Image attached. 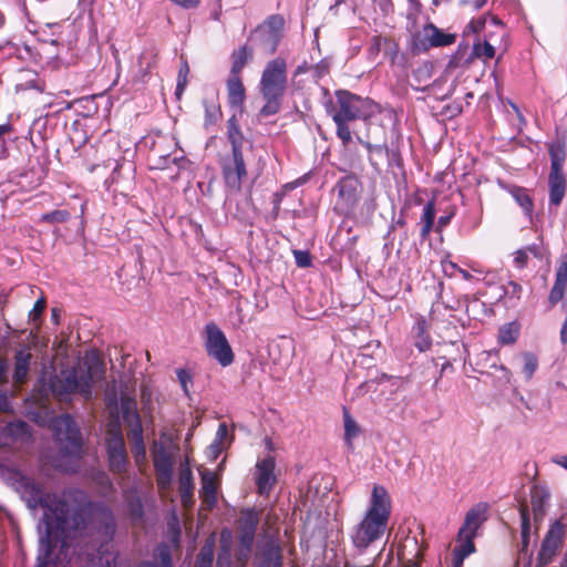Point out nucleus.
Wrapping results in <instances>:
<instances>
[{
	"instance_id": "nucleus-1",
	"label": "nucleus",
	"mask_w": 567,
	"mask_h": 567,
	"mask_svg": "<svg viewBox=\"0 0 567 567\" xmlns=\"http://www.w3.org/2000/svg\"><path fill=\"white\" fill-rule=\"evenodd\" d=\"M20 486L29 507H42L37 567H65L73 543L83 536L94 513L105 535L115 532L113 512L106 505H94L89 495L79 488L48 493L32 478L22 476Z\"/></svg>"
},
{
	"instance_id": "nucleus-2",
	"label": "nucleus",
	"mask_w": 567,
	"mask_h": 567,
	"mask_svg": "<svg viewBox=\"0 0 567 567\" xmlns=\"http://www.w3.org/2000/svg\"><path fill=\"white\" fill-rule=\"evenodd\" d=\"M334 96V102L329 101L326 104V111L337 126V136L347 146L352 140L349 123L357 120L367 122L379 111V106L369 97H362L347 90H337Z\"/></svg>"
},
{
	"instance_id": "nucleus-3",
	"label": "nucleus",
	"mask_w": 567,
	"mask_h": 567,
	"mask_svg": "<svg viewBox=\"0 0 567 567\" xmlns=\"http://www.w3.org/2000/svg\"><path fill=\"white\" fill-rule=\"evenodd\" d=\"M391 515V497L381 485H374L370 506L362 520L353 528L351 539L359 550L367 549L372 543L379 540L386 527Z\"/></svg>"
},
{
	"instance_id": "nucleus-4",
	"label": "nucleus",
	"mask_w": 567,
	"mask_h": 567,
	"mask_svg": "<svg viewBox=\"0 0 567 567\" xmlns=\"http://www.w3.org/2000/svg\"><path fill=\"white\" fill-rule=\"evenodd\" d=\"M85 367V370L72 368L55 375L50 383L54 396L65 401L71 394L78 393L85 400H90L93 384L104 379L105 365L101 360L94 359L86 362Z\"/></svg>"
},
{
	"instance_id": "nucleus-5",
	"label": "nucleus",
	"mask_w": 567,
	"mask_h": 567,
	"mask_svg": "<svg viewBox=\"0 0 567 567\" xmlns=\"http://www.w3.org/2000/svg\"><path fill=\"white\" fill-rule=\"evenodd\" d=\"M258 89L265 101L259 114L267 117L279 113L288 89L287 62L284 58L277 56L267 62Z\"/></svg>"
},
{
	"instance_id": "nucleus-6",
	"label": "nucleus",
	"mask_w": 567,
	"mask_h": 567,
	"mask_svg": "<svg viewBox=\"0 0 567 567\" xmlns=\"http://www.w3.org/2000/svg\"><path fill=\"white\" fill-rule=\"evenodd\" d=\"M227 140L231 145V154L221 162V173L225 184L235 190H240L243 181L247 177V168L243 154L246 141L238 118L234 114L227 120Z\"/></svg>"
},
{
	"instance_id": "nucleus-7",
	"label": "nucleus",
	"mask_w": 567,
	"mask_h": 567,
	"mask_svg": "<svg viewBox=\"0 0 567 567\" xmlns=\"http://www.w3.org/2000/svg\"><path fill=\"white\" fill-rule=\"evenodd\" d=\"M550 157V172L548 175V200L550 206L558 207L567 190V179L563 169L566 161V143L557 140L548 145Z\"/></svg>"
},
{
	"instance_id": "nucleus-8",
	"label": "nucleus",
	"mask_w": 567,
	"mask_h": 567,
	"mask_svg": "<svg viewBox=\"0 0 567 567\" xmlns=\"http://www.w3.org/2000/svg\"><path fill=\"white\" fill-rule=\"evenodd\" d=\"M105 443L110 470L114 474L125 473L127 468V453L121 424L117 419L114 422H110L106 430Z\"/></svg>"
},
{
	"instance_id": "nucleus-9",
	"label": "nucleus",
	"mask_w": 567,
	"mask_h": 567,
	"mask_svg": "<svg viewBox=\"0 0 567 567\" xmlns=\"http://www.w3.org/2000/svg\"><path fill=\"white\" fill-rule=\"evenodd\" d=\"M205 333L207 354L214 358L221 367L230 365L234 362L235 355L223 330L212 321L205 326Z\"/></svg>"
},
{
	"instance_id": "nucleus-10",
	"label": "nucleus",
	"mask_w": 567,
	"mask_h": 567,
	"mask_svg": "<svg viewBox=\"0 0 567 567\" xmlns=\"http://www.w3.org/2000/svg\"><path fill=\"white\" fill-rule=\"evenodd\" d=\"M566 538V525L561 519L554 520L546 532L539 551L537 554L536 566L545 567L553 563L563 548Z\"/></svg>"
},
{
	"instance_id": "nucleus-11",
	"label": "nucleus",
	"mask_w": 567,
	"mask_h": 567,
	"mask_svg": "<svg viewBox=\"0 0 567 567\" xmlns=\"http://www.w3.org/2000/svg\"><path fill=\"white\" fill-rule=\"evenodd\" d=\"M55 437L62 445V450L70 455L79 454L82 446L81 432L69 414L55 417L52 422Z\"/></svg>"
},
{
	"instance_id": "nucleus-12",
	"label": "nucleus",
	"mask_w": 567,
	"mask_h": 567,
	"mask_svg": "<svg viewBox=\"0 0 567 567\" xmlns=\"http://www.w3.org/2000/svg\"><path fill=\"white\" fill-rule=\"evenodd\" d=\"M336 188L338 190L337 207L346 216L352 214L360 200L361 182L355 175H347L339 179Z\"/></svg>"
},
{
	"instance_id": "nucleus-13",
	"label": "nucleus",
	"mask_w": 567,
	"mask_h": 567,
	"mask_svg": "<svg viewBox=\"0 0 567 567\" xmlns=\"http://www.w3.org/2000/svg\"><path fill=\"white\" fill-rule=\"evenodd\" d=\"M285 20L280 14H272L267 18L262 25L257 27L250 34L260 38V47L266 54H272L277 50L280 32L284 29Z\"/></svg>"
},
{
	"instance_id": "nucleus-14",
	"label": "nucleus",
	"mask_w": 567,
	"mask_h": 567,
	"mask_svg": "<svg viewBox=\"0 0 567 567\" xmlns=\"http://www.w3.org/2000/svg\"><path fill=\"white\" fill-rule=\"evenodd\" d=\"M456 34L446 33L433 23L423 27L422 37L416 34L413 37L414 51H427L430 48L447 47L455 42Z\"/></svg>"
},
{
	"instance_id": "nucleus-15",
	"label": "nucleus",
	"mask_w": 567,
	"mask_h": 567,
	"mask_svg": "<svg viewBox=\"0 0 567 567\" xmlns=\"http://www.w3.org/2000/svg\"><path fill=\"white\" fill-rule=\"evenodd\" d=\"M494 56L495 48L485 39L483 43H474L471 52H468L467 44H460L456 52L451 56L447 66L450 69L468 66L475 58L487 60L493 59Z\"/></svg>"
},
{
	"instance_id": "nucleus-16",
	"label": "nucleus",
	"mask_w": 567,
	"mask_h": 567,
	"mask_svg": "<svg viewBox=\"0 0 567 567\" xmlns=\"http://www.w3.org/2000/svg\"><path fill=\"white\" fill-rule=\"evenodd\" d=\"M152 461L156 474V484L159 491L169 487L173 476V460L163 444L154 442Z\"/></svg>"
},
{
	"instance_id": "nucleus-17",
	"label": "nucleus",
	"mask_w": 567,
	"mask_h": 567,
	"mask_svg": "<svg viewBox=\"0 0 567 567\" xmlns=\"http://www.w3.org/2000/svg\"><path fill=\"white\" fill-rule=\"evenodd\" d=\"M276 461L272 455H267L256 463L254 478L257 486V493L267 496L277 484L275 474Z\"/></svg>"
},
{
	"instance_id": "nucleus-18",
	"label": "nucleus",
	"mask_w": 567,
	"mask_h": 567,
	"mask_svg": "<svg viewBox=\"0 0 567 567\" xmlns=\"http://www.w3.org/2000/svg\"><path fill=\"white\" fill-rule=\"evenodd\" d=\"M259 520V513L255 508H244L240 511V516L237 520L238 540L247 551H250L252 548Z\"/></svg>"
},
{
	"instance_id": "nucleus-19",
	"label": "nucleus",
	"mask_w": 567,
	"mask_h": 567,
	"mask_svg": "<svg viewBox=\"0 0 567 567\" xmlns=\"http://www.w3.org/2000/svg\"><path fill=\"white\" fill-rule=\"evenodd\" d=\"M567 288V255H563L557 265L555 282L548 296V309L564 299Z\"/></svg>"
},
{
	"instance_id": "nucleus-20",
	"label": "nucleus",
	"mask_w": 567,
	"mask_h": 567,
	"mask_svg": "<svg viewBox=\"0 0 567 567\" xmlns=\"http://www.w3.org/2000/svg\"><path fill=\"white\" fill-rule=\"evenodd\" d=\"M202 488L200 498L202 503L207 509H213L217 504V477L210 471H204L200 473Z\"/></svg>"
},
{
	"instance_id": "nucleus-21",
	"label": "nucleus",
	"mask_w": 567,
	"mask_h": 567,
	"mask_svg": "<svg viewBox=\"0 0 567 567\" xmlns=\"http://www.w3.org/2000/svg\"><path fill=\"white\" fill-rule=\"evenodd\" d=\"M431 323L423 317L419 316L412 327V336L414 339V347L420 352L429 351L432 347V338L430 334Z\"/></svg>"
},
{
	"instance_id": "nucleus-22",
	"label": "nucleus",
	"mask_w": 567,
	"mask_h": 567,
	"mask_svg": "<svg viewBox=\"0 0 567 567\" xmlns=\"http://www.w3.org/2000/svg\"><path fill=\"white\" fill-rule=\"evenodd\" d=\"M227 100L231 107L243 109L246 101V87L240 75L229 74L226 81Z\"/></svg>"
},
{
	"instance_id": "nucleus-23",
	"label": "nucleus",
	"mask_w": 567,
	"mask_h": 567,
	"mask_svg": "<svg viewBox=\"0 0 567 567\" xmlns=\"http://www.w3.org/2000/svg\"><path fill=\"white\" fill-rule=\"evenodd\" d=\"M485 512L486 507L482 504L472 507L465 515L464 523L457 533V537L462 538V534H470L471 532L476 536L478 528L486 519Z\"/></svg>"
},
{
	"instance_id": "nucleus-24",
	"label": "nucleus",
	"mask_w": 567,
	"mask_h": 567,
	"mask_svg": "<svg viewBox=\"0 0 567 567\" xmlns=\"http://www.w3.org/2000/svg\"><path fill=\"white\" fill-rule=\"evenodd\" d=\"M121 413L128 430L135 429V424L138 427H143L141 416L137 412L136 400L132 396L122 394L121 396Z\"/></svg>"
},
{
	"instance_id": "nucleus-25",
	"label": "nucleus",
	"mask_w": 567,
	"mask_h": 567,
	"mask_svg": "<svg viewBox=\"0 0 567 567\" xmlns=\"http://www.w3.org/2000/svg\"><path fill=\"white\" fill-rule=\"evenodd\" d=\"M178 483L182 505L185 508H189L194 504V480L190 468L186 467L181 471Z\"/></svg>"
},
{
	"instance_id": "nucleus-26",
	"label": "nucleus",
	"mask_w": 567,
	"mask_h": 567,
	"mask_svg": "<svg viewBox=\"0 0 567 567\" xmlns=\"http://www.w3.org/2000/svg\"><path fill=\"white\" fill-rule=\"evenodd\" d=\"M3 435L11 441V443H29L32 440L30 426L24 421H16L8 423L3 429Z\"/></svg>"
},
{
	"instance_id": "nucleus-27",
	"label": "nucleus",
	"mask_w": 567,
	"mask_h": 567,
	"mask_svg": "<svg viewBox=\"0 0 567 567\" xmlns=\"http://www.w3.org/2000/svg\"><path fill=\"white\" fill-rule=\"evenodd\" d=\"M435 198H432L424 205L423 213L420 218V237L422 240L427 239L432 230H435Z\"/></svg>"
},
{
	"instance_id": "nucleus-28",
	"label": "nucleus",
	"mask_w": 567,
	"mask_h": 567,
	"mask_svg": "<svg viewBox=\"0 0 567 567\" xmlns=\"http://www.w3.org/2000/svg\"><path fill=\"white\" fill-rule=\"evenodd\" d=\"M252 56L254 50L247 43L234 50L230 54L231 66L229 74L240 75L246 64L252 60Z\"/></svg>"
},
{
	"instance_id": "nucleus-29",
	"label": "nucleus",
	"mask_w": 567,
	"mask_h": 567,
	"mask_svg": "<svg viewBox=\"0 0 567 567\" xmlns=\"http://www.w3.org/2000/svg\"><path fill=\"white\" fill-rule=\"evenodd\" d=\"M32 354L27 350H19L14 355L13 380L17 384H23L27 381Z\"/></svg>"
},
{
	"instance_id": "nucleus-30",
	"label": "nucleus",
	"mask_w": 567,
	"mask_h": 567,
	"mask_svg": "<svg viewBox=\"0 0 567 567\" xmlns=\"http://www.w3.org/2000/svg\"><path fill=\"white\" fill-rule=\"evenodd\" d=\"M127 437L131 441V451L136 463L143 462L146 458V449L143 437V427L135 425V429L128 430Z\"/></svg>"
},
{
	"instance_id": "nucleus-31",
	"label": "nucleus",
	"mask_w": 567,
	"mask_h": 567,
	"mask_svg": "<svg viewBox=\"0 0 567 567\" xmlns=\"http://www.w3.org/2000/svg\"><path fill=\"white\" fill-rule=\"evenodd\" d=\"M514 266L517 269H524L528 265L529 257L533 256L537 259H543V251L538 245H529L525 248L517 249L514 254Z\"/></svg>"
},
{
	"instance_id": "nucleus-32",
	"label": "nucleus",
	"mask_w": 567,
	"mask_h": 567,
	"mask_svg": "<svg viewBox=\"0 0 567 567\" xmlns=\"http://www.w3.org/2000/svg\"><path fill=\"white\" fill-rule=\"evenodd\" d=\"M203 106L205 110L204 126L208 130L218 123L223 116V112L217 99H204Z\"/></svg>"
},
{
	"instance_id": "nucleus-33",
	"label": "nucleus",
	"mask_w": 567,
	"mask_h": 567,
	"mask_svg": "<svg viewBox=\"0 0 567 567\" xmlns=\"http://www.w3.org/2000/svg\"><path fill=\"white\" fill-rule=\"evenodd\" d=\"M163 142H165V138L162 137L158 142H154L150 150L148 158L153 164V168L164 169L171 162H176V158H172L169 154L162 152L161 146Z\"/></svg>"
},
{
	"instance_id": "nucleus-34",
	"label": "nucleus",
	"mask_w": 567,
	"mask_h": 567,
	"mask_svg": "<svg viewBox=\"0 0 567 567\" xmlns=\"http://www.w3.org/2000/svg\"><path fill=\"white\" fill-rule=\"evenodd\" d=\"M509 194L513 196L516 203L523 208L524 213L530 217L534 210V202L530 195L528 194V190L524 187L512 186L509 188Z\"/></svg>"
},
{
	"instance_id": "nucleus-35",
	"label": "nucleus",
	"mask_w": 567,
	"mask_h": 567,
	"mask_svg": "<svg viewBox=\"0 0 567 567\" xmlns=\"http://www.w3.org/2000/svg\"><path fill=\"white\" fill-rule=\"evenodd\" d=\"M546 498L547 495L542 489L536 486L533 487L530 493V506L535 522H540L545 516Z\"/></svg>"
},
{
	"instance_id": "nucleus-36",
	"label": "nucleus",
	"mask_w": 567,
	"mask_h": 567,
	"mask_svg": "<svg viewBox=\"0 0 567 567\" xmlns=\"http://www.w3.org/2000/svg\"><path fill=\"white\" fill-rule=\"evenodd\" d=\"M520 514V536H522V551H527L529 545V535H530V519H529V508L527 504H520L519 506Z\"/></svg>"
},
{
	"instance_id": "nucleus-37",
	"label": "nucleus",
	"mask_w": 567,
	"mask_h": 567,
	"mask_svg": "<svg viewBox=\"0 0 567 567\" xmlns=\"http://www.w3.org/2000/svg\"><path fill=\"white\" fill-rule=\"evenodd\" d=\"M284 556L281 548L276 546H269L264 553L260 560L259 567H282Z\"/></svg>"
},
{
	"instance_id": "nucleus-38",
	"label": "nucleus",
	"mask_w": 567,
	"mask_h": 567,
	"mask_svg": "<svg viewBox=\"0 0 567 567\" xmlns=\"http://www.w3.org/2000/svg\"><path fill=\"white\" fill-rule=\"evenodd\" d=\"M519 336V324L517 322H508L498 329V343L502 346L513 344Z\"/></svg>"
},
{
	"instance_id": "nucleus-39",
	"label": "nucleus",
	"mask_w": 567,
	"mask_h": 567,
	"mask_svg": "<svg viewBox=\"0 0 567 567\" xmlns=\"http://www.w3.org/2000/svg\"><path fill=\"white\" fill-rule=\"evenodd\" d=\"M343 424H344V441L350 446L352 440L355 439L360 433V427L351 416L349 410L343 406Z\"/></svg>"
},
{
	"instance_id": "nucleus-40",
	"label": "nucleus",
	"mask_w": 567,
	"mask_h": 567,
	"mask_svg": "<svg viewBox=\"0 0 567 567\" xmlns=\"http://www.w3.org/2000/svg\"><path fill=\"white\" fill-rule=\"evenodd\" d=\"M214 559V543L206 542L196 557L194 567H212Z\"/></svg>"
},
{
	"instance_id": "nucleus-41",
	"label": "nucleus",
	"mask_w": 567,
	"mask_h": 567,
	"mask_svg": "<svg viewBox=\"0 0 567 567\" xmlns=\"http://www.w3.org/2000/svg\"><path fill=\"white\" fill-rule=\"evenodd\" d=\"M157 557L159 559V567H173L171 550L167 545L162 544L158 547ZM140 567H158L154 561H143Z\"/></svg>"
},
{
	"instance_id": "nucleus-42",
	"label": "nucleus",
	"mask_w": 567,
	"mask_h": 567,
	"mask_svg": "<svg viewBox=\"0 0 567 567\" xmlns=\"http://www.w3.org/2000/svg\"><path fill=\"white\" fill-rule=\"evenodd\" d=\"M71 217V214L66 209H55L49 213L43 214L40 217L41 223L47 224H64Z\"/></svg>"
},
{
	"instance_id": "nucleus-43",
	"label": "nucleus",
	"mask_w": 567,
	"mask_h": 567,
	"mask_svg": "<svg viewBox=\"0 0 567 567\" xmlns=\"http://www.w3.org/2000/svg\"><path fill=\"white\" fill-rule=\"evenodd\" d=\"M524 364L522 367V373L526 380H530L538 368V359L532 352L523 353Z\"/></svg>"
},
{
	"instance_id": "nucleus-44",
	"label": "nucleus",
	"mask_w": 567,
	"mask_h": 567,
	"mask_svg": "<svg viewBox=\"0 0 567 567\" xmlns=\"http://www.w3.org/2000/svg\"><path fill=\"white\" fill-rule=\"evenodd\" d=\"M157 54L155 52L150 53V58L147 59V53L144 52L141 54L138 59L140 64V78L143 81L145 76L148 75L150 71L156 65Z\"/></svg>"
},
{
	"instance_id": "nucleus-45",
	"label": "nucleus",
	"mask_w": 567,
	"mask_h": 567,
	"mask_svg": "<svg viewBox=\"0 0 567 567\" xmlns=\"http://www.w3.org/2000/svg\"><path fill=\"white\" fill-rule=\"evenodd\" d=\"M475 535L471 532L470 534H462V538L457 539L460 542H463L461 546L456 547L454 550L463 555V557H467L472 553L475 551V544H474Z\"/></svg>"
},
{
	"instance_id": "nucleus-46",
	"label": "nucleus",
	"mask_w": 567,
	"mask_h": 567,
	"mask_svg": "<svg viewBox=\"0 0 567 567\" xmlns=\"http://www.w3.org/2000/svg\"><path fill=\"white\" fill-rule=\"evenodd\" d=\"M189 73V66L186 61H183V63L179 66L178 75H177V85L175 94L179 99L181 95L184 93V90L187 85V76Z\"/></svg>"
},
{
	"instance_id": "nucleus-47",
	"label": "nucleus",
	"mask_w": 567,
	"mask_h": 567,
	"mask_svg": "<svg viewBox=\"0 0 567 567\" xmlns=\"http://www.w3.org/2000/svg\"><path fill=\"white\" fill-rule=\"evenodd\" d=\"M128 515L134 522H141L144 516V507L141 498L135 497L127 503Z\"/></svg>"
},
{
	"instance_id": "nucleus-48",
	"label": "nucleus",
	"mask_w": 567,
	"mask_h": 567,
	"mask_svg": "<svg viewBox=\"0 0 567 567\" xmlns=\"http://www.w3.org/2000/svg\"><path fill=\"white\" fill-rule=\"evenodd\" d=\"M359 142L365 147V150L370 154H372V153H377V154L386 153V154H389L390 153V148L386 145V143L374 145V144H372L370 142V137L369 136H367L365 141L359 138Z\"/></svg>"
},
{
	"instance_id": "nucleus-49",
	"label": "nucleus",
	"mask_w": 567,
	"mask_h": 567,
	"mask_svg": "<svg viewBox=\"0 0 567 567\" xmlns=\"http://www.w3.org/2000/svg\"><path fill=\"white\" fill-rule=\"evenodd\" d=\"M487 18L485 16L472 19L465 27V33H480L484 30Z\"/></svg>"
},
{
	"instance_id": "nucleus-50",
	"label": "nucleus",
	"mask_w": 567,
	"mask_h": 567,
	"mask_svg": "<svg viewBox=\"0 0 567 567\" xmlns=\"http://www.w3.org/2000/svg\"><path fill=\"white\" fill-rule=\"evenodd\" d=\"M504 290L505 295L508 296L509 298H515L518 300L522 298L523 287L514 280H509L505 285Z\"/></svg>"
},
{
	"instance_id": "nucleus-51",
	"label": "nucleus",
	"mask_w": 567,
	"mask_h": 567,
	"mask_svg": "<svg viewBox=\"0 0 567 567\" xmlns=\"http://www.w3.org/2000/svg\"><path fill=\"white\" fill-rule=\"evenodd\" d=\"M295 260L298 267L307 268L311 266V256L307 250H293Z\"/></svg>"
},
{
	"instance_id": "nucleus-52",
	"label": "nucleus",
	"mask_w": 567,
	"mask_h": 567,
	"mask_svg": "<svg viewBox=\"0 0 567 567\" xmlns=\"http://www.w3.org/2000/svg\"><path fill=\"white\" fill-rule=\"evenodd\" d=\"M311 72L313 79L318 81L329 73V63L321 61L317 64H311Z\"/></svg>"
},
{
	"instance_id": "nucleus-53",
	"label": "nucleus",
	"mask_w": 567,
	"mask_h": 567,
	"mask_svg": "<svg viewBox=\"0 0 567 567\" xmlns=\"http://www.w3.org/2000/svg\"><path fill=\"white\" fill-rule=\"evenodd\" d=\"M45 306H47L45 299L44 298H39L34 302L33 308L31 309V311L29 313L30 319L33 320V321L38 320L42 316V313H43V311L45 309Z\"/></svg>"
},
{
	"instance_id": "nucleus-54",
	"label": "nucleus",
	"mask_w": 567,
	"mask_h": 567,
	"mask_svg": "<svg viewBox=\"0 0 567 567\" xmlns=\"http://www.w3.org/2000/svg\"><path fill=\"white\" fill-rule=\"evenodd\" d=\"M177 378H178V381L184 390V392L186 394H188V386L187 384L188 383H192V375L188 371L184 370V369H179L177 370Z\"/></svg>"
},
{
	"instance_id": "nucleus-55",
	"label": "nucleus",
	"mask_w": 567,
	"mask_h": 567,
	"mask_svg": "<svg viewBox=\"0 0 567 567\" xmlns=\"http://www.w3.org/2000/svg\"><path fill=\"white\" fill-rule=\"evenodd\" d=\"M106 406L109 410L114 411V420L112 422H114L116 419L118 420V415H117L118 399H117V394L115 392L107 396Z\"/></svg>"
},
{
	"instance_id": "nucleus-56",
	"label": "nucleus",
	"mask_w": 567,
	"mask_h": 567,
	"mask_svg": "<svg viewBox=\"0 0 567 567\" xmlns=\"http://www.w3.org/2000/svg\"><path fill=\"white\" fill-rule=\"evenodd\" d=\"M454 216V210L446 215H442L439 217L437 223L435 225V231L441 233L451 221Z\"/></svg>"
},
{
	"instance_id": "nucleus-57",
	"label": "nucleus",
	"mask_w": 567,
	"mask_h": 567,
	"mask_svg": "<svg viewBox=\"0 0 567 567\" xmlns=\"http://www.w3.org/2000/svg\"><path fill=\"white\" fill-rule=\"evenodd\" d=\"M285 195H286L285 190L276 192L274 194V198H272V204H274L272 214H274L275 217H277L278 214H279L280 205H281V202H282Z\"/></svg>"
},
{
	"instance_id": "nucleus-58",
	"label": "nucleus",
	"mask_w": 567,
	"mask_h": 567,
	"mask_svg": "<svg viewBox=\"0 0 567 567\" xmlns=\"http://www.w3.org/2000/svg\"><path fill=\"white\" fill-rule=\"evenodd\" d=\"M12 411L9 396L6 391H0V413H8Z\"/></svg>"
},
{
	"instance_id": "nucleus-59",
	"label": "nucleus",
	"mask_w": 567,
	"mask_h": 567,
	"mask_svg": "<svg viewBox=\"0 0 567 567\" xmlns=\"http://www.w3.org/2000/svg\"><path fill=\"white\" fill-rule=\"evenodd\" d=\"M381 50V38L379 35H374L370 40L369 52L371 55H377Z\"/></svg>"
},
{
	"instance_id": "nucleus-60",
	"label": "nucleus",
	"mask_w": 567,
	"mask_h": 567,
	"mask_svg": "<svg viewBox=\"0 0 567 567\" xmlns=\"http://www.w3.org/2000/svg\"><path fill=\"white\" fill-rule=\"evenodd\" d=\"M447 266L451 267L453 270H457L465 280H470V279L473 278V276L467 270H464V269L460 268L456 264H454L452 261H449V262L444 264V270L445 271H446V267Z\"/></svg>"
},
{
	"instance_id": "nucleus-61",
	"label": "nucleus",
	"mask_w": 567,
	"mask_h": 567,
	"mask_svg": "<svg viewBox=\"0 0 567 567\" xmlns=\"http://www.w3.org/2000/svg\"><path fill=\"white\" fill-rule=\"evenodd\" d=\"M8 364L7 361L0 358V384H6L8 382Z\"/></svg>"
},
{
	"instance_id": "nucleus-62",
	"label": "nucleus",
	"mask_w": 567,
	"mask_h": 567,
	"mask_svg": "<svg viewBox=\"0 0 567 567\" xmlns=\"http://www.w3.org/2000/svg\"><path fill=\"white\" fill-rule=\"evenodd\" d=\"M13 131L10 123L0 124V144H4V136Z\"/></svg>"
},
{
	"instance_id": "nucleus-63",
	"label": "nucleus",
	"mask_w": 567,
	"mask_h": 567,
	"mask_svg": "<svg viewBox=\"0 0 567 567\" xmlns=\"http://www.w3.org/2000/svg\"><path fill=\"white\" fill-rule=\"evenodd\" d=\"M311 72V64H308L307 62H303L302 64L298 65L295 70L293 75L299 76L303 73Z\"/></svg>"
},
{
	"instance_id": "nucleus-64",
	"label": "nucleus",
	"mask_w": 567,
	"mask_h": 567,
	"mask_svg": "<svg viewBox=\"0 0 567 567\" xmlns=\"http://www.w3.org/2000/svg\"><path fill=\"white\" fill-rule=\"evenodd\" d=\"M560 341L564 344H567V317L565 318L561 329H560Z\"/></svg>"
}]
</instances>
